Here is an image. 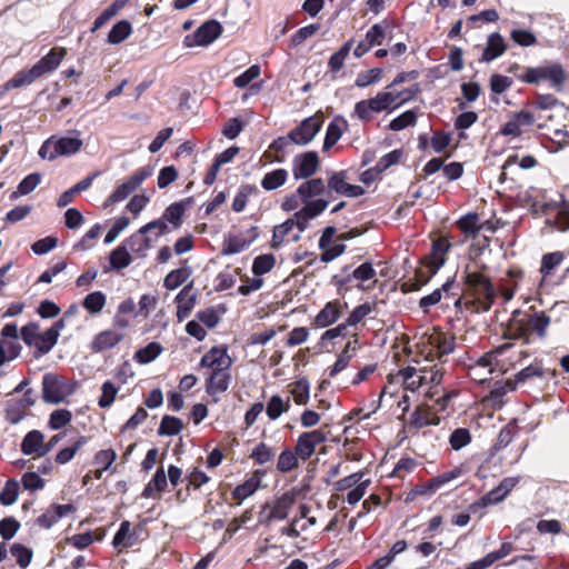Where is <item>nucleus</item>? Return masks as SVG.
<instances>
[{"label": "nucleus", "instance_id": "20", "mask_svg": "<svg viewBox=\"0 0 569 569\" xmlns=\"http://www.w3.org/2000/svg\"><path fill=\"white\" fill-rule=\"evenodd\" d=\"M231 380L229 369L214 368L206 383V391L210 396L227 391Z\"/></svg>", "mask_w": 569, "mask_h": 569}, {"label": "nucleus", "instance_id": "56", "mask_svg": "<svg viewBox=\"0 0 569 569\" xmlns=\"http://www.w3.org/2000/svg\"><path fill=\"white\" fill-rule=\"evenodd\" d=\"M88 442V438L81 436L78 440L70 447L61 449L56 456V462L59 465H64L69 462L74 455Z\"/></svg>", "mask_w": 569, "mask_h": 569}, {"label": "nucleus", "instance_id": "64", "mask_svg": "<svg viewBox=\"0 0 569 569\" xmlns=\"http://www.w3.org/2000/svg\"><path fill=\"white\" fill-rule=\"evenodd\" d=\"M375 307L376 305H371L369 302L357 306L346 319L347 325L350 327L357 326L375 310Z\"/></svg>", "mask_w": 569, "mask_h": 569}, {"label": "nucleus", "instance_id": "29", "mask_svg": "<svg viewBox=\"0 0 569 569\" xmlns=\"http://www.w3.org/2000/svg\"><path fill=\"white\" fill-rule=\"evenodd\" d=\"M123 339V335L114 330H104L99 332L91 342L93 352H101L113 348Z\"/></svg>", "mask_w": 569, "mask_h": 569}, {"label": "nucleus", "instance_id": "53", "mask_svg": "<svg viewBox=\"0 0 569 569\" xmlns=\"http://www.w3.org/2000/svg\"><path fill=\"white\" fill-rule=\"evenodd\" d=\"M298 459L299 457L296 453V450L292 451L291 449L287 448L284 449L277 461V469L282 472H289L298 467Z\"/></svg>", "mask_w": 569, "mask_h": 569}, {"label": "nucleus", "instance_id": "6", "mask_svg": "<svg viewBox=\"0 0 569 569\" xmlns=\"http://www.w3.org/2000/svg\"><path fill=\"white\" fill-rule=\"evenodd\" d=\"M83 141L73 137L51 136L41 144L38 154L41 159L50 161L58 157H69L76 154L82 147Z\"/></svg>", "mask_w": 569, "mask_h": 569}, {"label": "nucleus", "instance_id": "25", "mask_svg": "<svg viewBox=\"0 0 569 569\" xmlns=\"http://www.w3.org/2000/svg\"><path fill=\"white\" fill-rule=\"evenodd\" d=\"M450 248V242L445 238H439L432 242L428 267L433 274L445 264L446 253Z\"/></svg>", "mask_w": 569, "mask_h": 569}, {"label": "nucleus", "instance_id": "37", "mask_svg": "<svg viewBox=\"0 0 569 569\" xmlns=\"http://www.w3.org/2000/svg\"><path fill=\"white\" fill-rule=\"evenodd\" d=\"M288 179V171L286 169H276L267 172L261 180V187L266 191H272L282 187Z\"/></svg>", "mask_w": 569, "mask_h": 569}, {"label": "nucleus", "instance_id": "8", "mask_svg": "<svg viewBox=\"0 0 569 569\" xmlns=\"http://www.w3.org/2000/svg\"><path fill=\"white\" fill-rule=\"evenodd\" d=\"M293 503L295 498L288 492L278 497L272 502L263 503L259 512V522L269 526L272 521L284 520Z\"/></svg>", "mask_w": 569, "mask_h": 569}, {"label": "nucleus", "instance_id": "1", "mask_svg": "<svg viewBox=\"0 0 569 569\" xmlns=\"http://www.w3.org/2000/svg\"><path fill=\"white\" fill-rule=\"evenodd\" d=\"M64 54L66 50L63 48H52L30 69H23L18 71L10 80H8L3 84V90L9 91L11 89H18L26 86H30L42 76L51 73L59 67Z\"/></svg>", "mask_w": 569, "mask_h": 569}, {"label": "nucleus", "instance_id": "17", "mask_svg": "<svg viewBox=\"0 0 569 569\" xmlns=\"http://www.w3.org/2000/svg\"><path fill=\"white\" fill-rule=\"evenodd\" d=\"M346 179V171L335 172L328 180V187L337 193L349 198H358L365 193V189L361 186L350 184Z\"/></svg>", "mask_w": 569, "mask_h": 569}, {"label": "nucleus", "instance_id": "32", "mask_svg": "<svg viewBox=\"0 0 569 569\" xmlns=\"http://www.w3.org/2000/svg\"><path fill=\"white\" fill-rule=\"evenodd\" d=\"M260 483H261V478L258 475V472H256L251 478H249L244 482L238 485L233 489V491H232L233 499L239 500V502H241L242 500H244L248 497H250L251 495H253L259 489Z\"/></svg>", "mask_w": 569, "mask_h": 569}, {"label": "nucleus", "instance_id": "28", "mask_svg": "<svg viewBox=\"0 0 569 569\" xmlns=\"http://www.w3.org/2000/svg\"><path fill=\"white\" fill-rule=\"evenodd\" d=\"M513 550L512 543L502 542L498 550L489 552L483 558L471 562L466 569H486L492 566L496 561L503 559Z\"/></svg>", "mask_w": 569, "mask_h": 569}, {"label": "nucleus", "instance_id": "31", "mask_svg": "<svg viewBox=\"0 0 569 569\" xmlns=\"http://www.w3.org/2000/svg\"><path fill=\"white\" fill-rule=\"evenodd\" d=\"M521 315H522V312L520 310H515L512 312V317L509 321L508 329L506 330L503 336H505V338L511 339V340L522 339V340H525V343H529L530 339L528 338V336L526 333L525 326L520 318Z\"/></svg>", "mask_w": 569, "mask_h": 569}, {"label": "nucleus", "instance_id": "12", "mask_svg": "<svg viewBox=\"0 0 569 569\" xmlns=\"http://www.w3.org/2000/svg\"><path fill=\"white\" fill-rule=\"evenodd\" d=\"M319 168V157L316 151L298 154L292 160V174L296 180L308 179Z\"/></svg>", "mask_w": 569, "mask_h": 569}, {"label": "nucleus", "instance_id": "34", "mask_svg": "<svg viewBox=\"0 0 569 569\" xmlns=\"http://www.w3.org/2000/svg\"><path fill=\"white\" fill-rule=\"evenodd\" d=\"M430 343L436 348L439 359L452 353L456 348L455 337L445 333L431 336Z\"/></svg>", "mask_w": 569, "mask_h": 569}, {"label": "nucleus", "instance_id": "50", "mask_svg": "<svg viewBox=\"0 0 569 569\" xmlns=\"http://www.w3.org/2000/svg\"><path fill=\"white\" fill-rule=\"evenodd\" d=\"M417 122V112L415 110H407L400 116L392 119L388 126L389 130L400 131L408 127L415 126Z\"/></svg>", "mask_w": 569, "mask_h": 569}, {"label": "nucleus", "instance_id": "26", "mask_svg": "<svg viewBox=\"0 0 569 569\" xmlns=\"http://www.w3.org/2000/svg\"><path fill=\"white\" fill-rule=\"evenodd\" d=\"M192 283L186 286L176 297L177 319L183 321L191 313L196 305V295L191 293Z\"/></svg>", "mask_w": 569, "mask_h": 569}, {"label": "nucleus", "instance_id": "61", "mask_svg": "<svg viewBox=\"0 0 569 569\" xmlns=\"http://www.w3.org/2000/svg\"><path fill=\"white\" fill-rule=\"evenodd\" d=\"M383 70L380 68H373L368 71L358 73L355 84L358 88H366L370 84L377 83L382 78Z\"/></svg>", "mask_w": 569, "mask_h": 569}, {"label": "nucleus", "instance_id": "60", "mask_svg": "<svg viewBox=\"0 0 569 569\" xmlns=\"http://www.w3.org/2000/svg\"><path fill=\"white\" fill-rule=\"evenodd\" d=\"M419 376L425 385H439L442 380V371L437 365L425 366L419 368Z\"/></svg>", "mask_w": 569, "mask_h": 569}, {"label": "nucleus", "instance_id": "45", "mask_svg": "<svg viewBox=\"0 0 569 569\" xmlns=\"http://www.w3.org/2000/svg\"><path fill=\"white\" fill-rule=\"evenodd\" d=\"M162 352V346L159 342H150L134 353V360L139 363H149Z\"/></svg>", "mask_w": 569, "mask_h": 569}, {"label": "nucleus", "instance_id": "36", "mask_svg": "<svg viewBox=\"0 0 569 569\" xmlns=\"http://www.w3.org/2000/svg\"><path fill=\"white\" fill-rule=\"evenodd\" d=\"M453 283H455V280L452 278L448 279L440 288H438V289L433 290L431 293L422 297L419 300L420 309H422L423 312H428L429 308L431 306L437 305L441 300L442 292H445V293L449 292V290L452 288Z\"/></svg>", "mask_w": 569, "mask_h": 569}, {"label": "nucleus", "instance_id": "42", "mask_svg": "<svg viewBox=\"0 0 569 569\" xmlns=\"http://www.w3.org/2000/svg\"><path fill=\"white\" fill-rule=\"evenodd\" d=\"M27 409L19 403L16 399H10L6 403L4 419L10 425H17L24 419Z\"/></svg>", "mask_w": 569, "mask_h": 569}, {"label": "nucleus", "instance_id": "52", "mask_svg": "<svg viewBox=\"0 0 569 569\" xmlns=\"http://www.w3.org/2000/svg\"><path fill=\"white\" fill-rule=\"evenodd\" d=\"M131 530V523L128 520H123L112 539V546L116 549H127L133 546V541H128Z\"/></svg>", "mask_w": 569, "mask_h": 569}, {"label": "nucleus", "instance_id": "15", "mask_svg": "<svg viewBox=\"0 0 569 569\" xmlns=\"http://www.w3.org/2000/svg\"><path fill=\"white\" fill-rule=\"evenodd\" d=\"M42 399L48 403H60L64 399L63 382L54 373L42 377Z\"/></svg>", "mask_w": 569, "mask_h": 569}, {"label": "nucleus", "instance_id": "44", "mask_svg": "<svg viewBox=\"0 0 569 569\" xmlns=\"http://www.w3.org/2000/svg\"><path fill=\"white\" fill-rule=\"evenodd\" d=\"M290 409L289 398L283 401L278 395L272 396L266 407L267 416L270 420L278 419L283 412Z\"/></svg>", "mask_w": 569, "mask_h": 569}, {"label": "nucleus", "instance_id": "40", "mask_svg": "<svg viewBox=\"0 0 569 569\" xmlns=\"http://www.w3.org/2000/svg\"><path fill=\"white\" fill-rule=\"evenodd\" d=\"M567 253L562 251H553L542 256L540 273L543 278L550 276L552 271L565 260Z\"/></svg>", "mask_w": 569, "mask_h": 569}, {"label": "nucleus", "instance_id": "58", "mask_svg": "<svg viewBox=\"0 0 569 569\" xmlns=\"http://www.w3.org/2000/svg\"><path fill=\"white\" fill-rule=\"evenodd\" d=\"M10 552L16 558L18 566L22 569H26L30 565L33 557L32 549L21 543H13L10 548Z\"/></svg>", "mask_w": 569, "mask_h": 569}, {"label": "nucleus", "instance_id": "30", "mask_svg": "<svg viewBox=\"0 0 569 569\" xmlns=\"http://www.w3.org/2000/svg\"><path fill=\"white\" fill-rule=\"evenodd\" d=\"M326 186L321 178H313L302 182L298 189L297 193L302 202H307V200L320 196L325 192Z\"/></svg>", "mask_w": 569, "mask_h": 569}, {"label": "nucleus", "instance_id": "41", "mask_svg": "<svg viewBox=\"0 0 569 569\" xmlns=\"http://www.w3.org/2000/svg\"><path fill=\"white\" fill-rule=\"evenodd\" d=\"M107 302V296L102 291H93L84 297L82 307L90 315H98L102 311Z\"/></svg>", "mask_w": 569, "mask_h": 569}, {"label": "nucleus", "instance_id": "4", "mask_svg": "<svg viewBox=\"0 0 569 569\" xmlns=\"http://www.w3.org/2000/svg\"><path fill=\"white\" fill-rule=\"evenodd\" d=\"M518 79L525 83L538 84L540 81H549L550 87L560 91L566 81V72L558 62L548 66L528 67Z\"/></svg>", "mask_w": 569, "mask_h": 569}, {"label": "nucleus", "instance_id": "35", "mask_svg": "<svg viewBox=\"0 0 569 569\" xmlns=\"http://www.w3.org/2000/svg\"><path fill=\"white\" fill-rule=\"evenodd\" d=\"M109 262L113 270H121L131 264L132 257L126 244L121 243L110 252Z\"/></svg>", "mask_w": 569, "mask_h": 569}, {"label": "nucleus", "instance_id": "62", "mask_svg": "<svg viewBox=\"0 0 569 569\" xmlns=\"http://www.w3.org/2000/svg\"><path fill=\"white\" fill-rule=\"evenodd\" d=\"M40 181H41L40 173L33 172V173L28 174L20 181V183L18 184V188H17V191L12 194V198L17 197L18 194H20V196L29 194L38 187Z\"/></svg>", "mask_w": 569, "mask_h": 569}, {"label": "nucleus", "instance_id": "16", "mask_svg": "<svg viewBox=\"0 0 569 569\" xmlns=\"http://www.w3.org/2000/svg\"><path fill=\"white\" fill-rule=\"evenodd\" d=\"M73 511H76V507L72 503H52L43 513H41L36 519V523L43 529H50L61 518L66 517L67 515Z\"/></svg>", "mask_w": 569, "mask_h": 569}, {"label": "nucleus", "instance_id": "55", "mask_svg": "<svg viewBox=\"0 0 569 569\" xmlns=\"http://www.w3.org/2000/svg\"><path fill=\"white\" fill-rule=\"evenodd\" d=\"M293 227H295L293 219H287L281 224L276 226L273 228L271 247L273 249H279L282 246L286 237L289 234V232L292 230Z\"/></svg>", "mask_w": 569, "mask_h": 569}, {"label": "nucleus", "instance_id": "18", "mask_svg": "<svg viewBox=\"0 0 569 569\" xmlns=\"http://www.w3.org/2000/svg\"><path fill=\"white\" fill-rule=\"evenodd\" d=\"M199 366L212 370L214 368L230 369L232 359L229 357L226 347H212L202 356Z\"/></svg>", "mask_w": 569, "mask_h": 569}, {"label": "nucleus", "instance_id": "39", "mask_svg": "<svg viewBox=\"0 0 569 569\" xmlns=\"http://www.w3.org/2000/svg\"><path fill=\"white\" fill-rule=\"evenodd\" d=\"M132 33V26L128 20H120L112 26L108 33V42L111 44H119L130 37Z\"/></svg>", "mask_w": 569, "mask_h": 569}, {"label": "nucleus", "instance_id": "24", "mask_svg": "<svg viewBox=\"0 0 569 569\" xmlns=\"http://www.w3.org/2000/svg\"><path fill=\"white\" fill-rule=\"evenodd\" d=\"M341 315V302L339 300L329 301L315 317L313 325L318 328H326L333 325Z\"/></svg>", "mask_w": 569, "mask_h": 569}, {"label": "nucleus", "instance_id": "13", "mask_svg": "<svg viewBox=\"0 0 569 569\" xmlns=\"http://www.w3.org/2000/svg\"><path fill=\"white\" fill-rule=\"evenodd\" d=\"M521 316L522 317L520 318L529 339L531 335H536L537 338L541 340L547 337V331L551 319L545 311H535L532 313Z\"/></svg>", "mask_w": 569, "mask_h": 569}, {"label": "nucleus", "instance_id": "5", "mask_svg": "<svg viewBox=\"0 0 569 569\" xmlns=\"http://www.w3.org/2000/svg\"><path fill=\"white\" fill-rule=\"evenodd\" d=\"M398 99L399 94L391 91L378 92L373 98L358 101L355 104L353 116L363 122H369L372 120V113L395 110L393 106Z\"/></svg>", "mask_w": 569, "mask_h": 569}, {"label": "nucleus", "instance_id": "3", "mask_svg": "<svg viewBox=\"0 0 569 569\" xmlns=\"http://www.w3.org/2000/svg\"><path fill=\"white\" fill-rule=\"evenodd\" d=\"M20 337L29 348L33 349L32 356L34 359H39L49 353L58 342L48 329L41 333L40 325L34 321L21 328Z\"/></svg>", "mask_w": 569, "mask_h": 569}, {"label": "nucleus", "instance_id": "21", "mask_svg": "<svg viewBox=\"0 0 569 569\" xmlns=\"http://www.w3.org/2000/svg\"><path fill=\"white\" fill-rule=\"evenodd\" d=\"M462 470L460 467H456L450 471L443 472L439 476L432 477L425 485L417 487V492L420 495H432L439 490L442 486L450 482L451 480L460 477Z\"/></svg>", "mask_w": 569, "mask_h": 569}, {"label": "nucleus", "instance_id": "43", "mask_svg": "<svg viewBox=\"0 0 569 569\" xmlns=\"http://www.w3.org/2000/svg\"><path fill=\"white\" fill-rule=\"evenodd\" d=\"M183 429V422L181 419L166 415L162 417L160 426L158 428L159 436H176Z\"/></svg>", "mask_w": 569, "mask_h": 569}, {"label": "nucleus", "instance_id": "48", "mask_svg": "<svg viewBox=\"0 0 569 569\" xmlns=\"http://www.w3.org/2000/svg\"><path fill=\"white\" fill-rule=\"evenodd\" d=\"M276 264V258L271 253L260 254L254 258L252 273L257 277L268 273Z\"/></svg>", "mask_w": 569, "mask_h": 569}, {"label": "nucleus", "instance_id": "54", "mask_svg": "<svg viewBox=\"0 0 569 569\" xmlns=\"http://www.w3.org/2000/svg\"><path fill=\"white\" fill-rule=\"evenodd\" d=\"M388 21L383 20L380 23H376L366 32L365 39L369 46H380L386 38V29L388 28Z\"/></svg>", "mask_w": 569, "mask_h": 569}, {"label": "nucleus", "instance_id": "38", "mask_svg": "<svg viewBox=\"0 0 569 569\" xmlns=\"http://www.w3.org/2000/svg\"><path fill=\"white\" fill-rule=\"evenodd\" d=\"M191 269L187 266L170 271L163 280V287L167 290L177 289L187 281V279L191 276Z\"/></svg>", "mask_w": 569, "mask_h": 569}, {"label": "nucleus", "instance_id": "11", "mask_svg": "<svg viewBox=\"0 0 569 569\" xmlns=\"http://www.w3.org/2000/svg\"><path fill=\"white\" fill-rule=\"evenodd\" d=\"M322 124L323 119L319 116H311L303 119L299 126L290 131L291 138L295 140V144L306 146L310 143L321 130Z\"/></svg>", "mask_w": 569, "mask_h": 569}, {"label": "nucleus", "instance_id": "10", "mask_svg": "<svg viewBox=\"0 0 569 569\" xmlns=\"http://www.w3.org/2000/svg\"><path fill=\"white\" fill-rule=\"evenodd\" d=\"M327 441V433L321 429L302 432L295 446L297 456L306 461L313 456L316 447Z\"/></svg>", "mask_w": 569, "mask_h": 569}, {"label": "nucleus", "instance_id": "7", "mask_svg": "<svg viewBox=\"0 0 569 569\" xmlns=\"http://www.w3.org/2000/svg\"><path fill=\"white\" fill-rule=\"evenodd\" d=\"M152 174L151 167H142L137 169L126 181L119 184L113 192L107 198L103 207L107 208L112 203L121 202L133 193L142 182Z\"/></svg>", "mask_w": 569, "mask_h": 569}, {"label": "nucleus", "instance_id": "51", "mask_svg": "<svg viewBox=\"0 0 569 569\" xmlns=\"http://www.w3.org/2000/svg\"><path fill=\"white\" fill-rule=\"evenodd\" d=\"M257 192H258V188L253 184L241 186V188L239 189V191L237 192V194L233 198L232 206H231L232 210L234 212L243 211L247 206L249 196L252 193H257Z\"/></svg>", "mask_w": 569, "mask_h": 569}, {"label": "nucleus", "instance_id": "2", "mask_svg": "<svg viewBox=\"0 0 569 569\" xmlns=\"http://www.w3.org/2000/svg\"><path fill=\"white\" fill-rule=\"evenodd\" d=\"M463 273L467 291L481 303L483 310H489L497 296L490 278L483 272L469 270V267L466 268Z\"/></svg>", "mask_w": 569, "mask_h": 569}, {"label": "nucleus", "instance_id": "47", "mask_svg": "<svg viewBox=\"0 0 569 569\" xmlns=\"http://www.w3.org/2000/svg\"><path fill=\"white\" fill-rule=\"evenodd\" d=\"M352 44L353 40H348L337 52L330 57L328 61V68L331 72H338L342 69L345 66V60L348 57Z\"/></svg>", "mask_w": 569, "mask_h": 569}, {"label": "nucleus", "instance_id": "9", "mask_svg": "<svg viewBox=\"0 0 569 569\" xmlns=\"http://www.w3.org/2000/svg\"><path fill=\"white\" fill-rule=\"evenodd\" d=\"M222 30L221 23L217 20L206 21L193 33L184 37L183 46L186 48H192L193 46L207 47L220 37Z\"/></svg>", "mask_w": 569, "mask_h": 569}, {"label": "nucleus", "instance_id": "46", "mask_svg": "<svg viewBox=\"0 0 569 569\" xmlns=\"http://www.w3.org/2000/svg\"><path fill=\"white\" fill-rule=\"evenodd\" d=\"M547 372L541 362L535 361L516 373V381L522 385L532 378H545Z\"/></svg>", "mask_w": 569, "mask_h": 569}, {"label": "nucleus", "instance_id": "22", "mask_svg": "<svg viewBox=\"0 0 569 569\" xmlns=\"http://www.w3.org/2000/svg\"><path fill=\"white\" fill-rule=\"evenodd\" d=\"M507 50L503 37L499 32H492L487 38L486 48L482 51L480 62H491L501 57Z\"/></svg>", "mask_w": 569, "mask_h": 569}, {"label": "nucleus", "instance_id": "23", "mask_svg": "<svg viewBox=\"0 0 569 569\" xmlns=\"http://www.w3.org/2000/svg\"><path fill=\"white\" fill-rule=\"evenodd\" d=\"M193 202L191 197L186 198L183 200L171 203L166 208L162 213V218L172 226L173 229H178L181 227L183 222V214L188 207H190Z\"/></svg>", "mask_w": 569, "mask_h": 569}, {"label": "nucleus", "instance_id": "33", "mask_svg": "<svg viewBox=\"0 0 569 569\" xmlns=\"http://www.w3.org/2000/svg\"><path fill=\"white\" fill-rule=\"evenodd\" d=\"M168 486L167 475L162 467L158 468L156 473L149 483L146 485L142 497L143 498H153L156 493H159L166 489Z\"/></svg>", "mask_w": 569, "mask_h": 569}, {"label": "nucleus", "instance_id": "59", "mask_svg": "<svg viewBox=\"0 0 569 569\" xmlns=\"http://www.w3.org/2000/svg\"><path fill=\"white\" fill-rule=\"evenodd\" d=\"M471 433L467 428L453 430L449 437L450 447L458 451L471 442Z\"/></svg>", "mask_w": 569, "mask_h": 569}, {"label": "nucleus", "instance_id": "57", "mask_svg": "<svg viewBox=\"0 0 569 569\" xmlns=\"http://www.w3.org/2000/svg\"><path fill=\"white\" fill-rule=\"evenodd\" d=\"M276 452L264 442H259L252 450L250 458L257 465H266L273 460Z\"/></svg>", "mask_w": 569, "mask_h": 569}, {"label": "nucleus", "instance_id": "14", "mask_svg": "<svg viewBox=\"0 0 569 569\" xmlns=\"http://www.w3.org/2000/svg\"><path fill=\"white\" fill-rule=\"evenodd\" d=\"M533 123V113L527 110H521L512 113L511 119L500 128L499 133L503 137H520L522 134L521 127H529Z\"/></svg>", "mask_w": 569, "mask_h": 569}, {"label": "nucleus", "instance_id": "49", "mask_svg": "<svg viewBox=\"0 0 569 569\" xmlns=\"http://www.w3.org/2000/svg\"><path fill=\"white\" fill-rule=\"evenodd\" d=\"M506 495L498 487L491 489L483 495L478 501L470 505V510L476 511L478 508L488 507L501 502Z\"/></svg>", "mask_w": 569, "mask_h": 569}, {"label": "nucleus", "instance_id": "63", "mask_svg": "<svg viewBox=\"0 0 569 569\" xmlns=\"http://www.w3.org/2000/svg\"><path fill=\"white\" fill-rule=\"evenodd\" d=\"M309 392L310 386L306 378H301L293 383L291 393L297 405H306L309 400Z\"/></svg>", "mask_w": 569, "mask_h": 569}, {"label": "nucleus", "instance_id": "27", "mask_svg": "<svg viewBox=\"0 0 569 569\" xmlns=\"http://www.w3.org/2000/svg\"><path fill=\"white\" fill-rule=\"evenodd\" d=\"M348 127L346 119L341 116H336L327 127L326 137L323 140L322 150L328 151L341 138L343 129Z\"/></svg>", "mask_w": 569, "mask_h": 569}, {"label": "nucleus", "instance_id": "19", "mask_svg": "<svg viewBox=\"0 0 569 569\" xmlns=\"http://www.w3.org/2000/svg\"><path fill=\"white\" fill-rule=\"evenodd\" d=\"M21 451L26 456L34 455L37 457H44L48 453V448L44 447V436L39 430H31L23 437Z\"/></svg>", "mask_w": 569, "mask_h": 569}]
</instances>
